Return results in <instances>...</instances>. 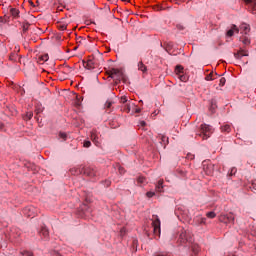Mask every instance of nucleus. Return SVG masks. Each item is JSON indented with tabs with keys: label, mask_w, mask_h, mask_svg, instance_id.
<instances>
[{
	"label": "nucleus",
	"mask_w": 256,
	"mask_h": 256,
	"mask_svg": "<svg viewBox=\"0 0 256 256\" xmlns=\"http://www.w3.org/2000/svg\"><path fill=\"white\" fill-rule=\"evenodd\" d=\"M152 227H153L154 235H156L157 237H160L161 236V220H159V216L153 215Z\"/></svg>",
	"instance_id": "obj_1"
},
{
	"label": "nucleus",
	"mask_w": 256,
	"mask_h": 256,
	"mask_svg": "<svg viewBox=\"0 0 256 256\" xmlns=\"http://www.w3.org/2000/svg\"><path fill=\"white\" fill-rule=\"evenodd\" d=\"M212 133H213V128H211V126L207 124L201 125L199 136L202 137V139H209Z\"/></svg>",
	"instance_id": "obj_2"
},
{
	"label": "nucleus",
	"mask_w": 256,
	"mask_h": 256,
	"mask_svg": "<svg viewBox=\"0 0 256 256\" xmlns=\"http://www.w3.org/2000/svg\"><path fill=\"white\" fill-rule=\"evenodd\" d=\"M110 77L111 79H116V81H124V83L127 81V78L125 76V74L123 73V71L119 70V69H112L110 71Z\"/></svg>",
	"instance_id": "obj_3"
},
{
	"label": "nucleus",
	"mask_w": 256,
	"mask_h": 256,
	"mask_svg": "<svg viewBox=\"0 0 256 256\" xmlns=\"http://www.w3.org/2000/svg\"><path fill=\"white\" fill-rule=\"evenodd\" d=\"M83 67H85V69H88L89 71H93V69H97V61L95 59L83 61Z\"/></svg>",
	"instance_id": "obj_4"
},
{
	"label": "nucleus",
	"mask_w": 256,
	"mask_h": 256,
	"mask_svg": "<svg viewBox=\"0 0 256 256\" xmlns=\"http://www.w3.org/2000/svg\"><path fill=\"white\" fill-rule=\"evenodd\" d=\"M244 1L250 13H252L253 15H256V0H244Z\"/></svg>",
	"instance_id": "obj_5"
},
{
	"label": "nucleus",
	"mask_w": 256,
	"mask_h": 256,
	"mask_svg": "<svg viewBox=\"0 0 256 256\" xmlns=\"http://www.w3.org/2000/svg\"><path fill=\"white\" fill-rule=\"evenodd\" d=\"M90 139L96 147H99L101 145V142H99V134H97V130H92Z\"/></svg>",
	"instance_id": "obj_6"
},
{
	"label": "nucleus",
	"mask_w": 256,
	"mask_h": 256,
	"mask_svg": "<svg viewBox=\"0 0 256 256\" xmlns=\"http://www.w3.org/2000/svg\"><path fill=\"white\" fill-rule=\"evenodd\" d=\"M158 139H159L161 145L164 147V149H165V147H167V145H169V137H167L163 134H159Z\"/></svg>",
	"instance_id": "obj_7"
},
{
	"label": "nucleus",
	"mask_w": 256,
	"mask_h": 256,
	"mask_svg": "<svg viewBox=\"0 0 256 256\" xmlns=\"http://www.w3.org/2000/svg\"><path fill=\"white\" fill-rule=\"evenodd\" d=\"M235 59H241V57H249V52L244 49H240L237 53H234Z\"/></svg>",
	"instance_id": "obj_8"
},
{
	"label": "nucleus",
	"mask_w": 256,
	"mask_h": 256,
	"mask_svg": "<svg viewBox=\"0 0 256 256\" xmlns=\"http://www.w3.org/2000/svg\"><path fill=\"white\" fill-rule=\"evenodd\" d=\"M240 31L243 35H247L251 31V28L248 24L243 23L240 25Z\"/></svg>",
	"instance_id": "obj_9"
},
{
	"label": "nucleus",
	"mask_w": 256,
	"mask_h": 256,
	"mask_svg": "<svg viewBox=\"0 0 256 256\" xmlns=\"http://www.w3.org/2000/svg\"><path fill=\"white\" fill-rule=\"evenodd\" d=\"M47 61H49V54L40 55L37 58V63H40V65H43Z\"/></svg>",
	"instance_id": "obj_10"
},
{
	"label": "nucleus",
	"mask_w": 256,
	"mask_h": 256,
	"mask_svg": "<svg viewBox=\"0 0 256 256\" xmlns=\"http://www.w3.org/2000/svg\"><path fill=\"white\" fill-rule=\"evenodd\" d=\"M224 223H235V217L233 214H228L222 217Z\"/></svg>",
	"instance_id": "obj_11"
},
{
	"label": "nucleus",
	"mask_w": 256,
	"mask_h": 256,
	"mask_svg": "<svg viewBox=\"0 0 256 256\" xmlns=\"http://www.w3.org/2000/svg\"><path fill=\"white\" fill-rule=\"evenodd\" d=\"M179 241L180 243H187V241H190L188 238H187V231L185 230H182L180 235H179Z\"/></svg>",
	"instance_id": "obj_12"
},
{
	"label": "nucleus",
	"mask_w": 256,
	"mask_h": 256,
	"mask_svg": "<svg viewBox=\"0 0 256 256\" xmlns=\"http://www.w3.org/2000/svg\"><path fill=\"white\" fill-rule=\"evenodd\" d=\"M135 107V103L129 102L126 105H124L123 111H125V113H131V109H135Z\"/></svg>",
	"instance_id": "obj_13"
},
{
	"label": "nucleus",
	"mask_w": 256,
	"mask_h": 256,
	"mask_svg": "<svg viewBox=\"0 0 256 256\" xmlns=\"http://www.w3.org/2000/svg\"><path fill=\"white\" fill-rule=\"evenodd\" d=\"M239 33V28H237V25H233L230 30L227 31L228 37H233L234 33Z\"/></svg>",
	"instance_id": "obj_14"
},
{
	"label": "nucleus",
	"mask_w": 256,
	"mask_h": 256,
	"mask_svg": "<svg viewBox=\"0 0 256 256\" xmlns=\"http://www.w3.org/2000/svg\"><path fill=\"white\" fill-rule=\"evenodd\" d=\"M215 79H217V73H214V72H210L205 77V81H215Z\"/></svg>",
	"instance_id": "obj_15"
},
{
	"label": "nucleus",
	"mask_w": 256,
	"mask_h": 256,
	"mask_svg": "<svg viewBox=\"0 0 256 256\" xmlns=\"http://www.w3.org/2000/svg\"><path fill=\"white\" fill-rule=\"evenodd\" d=\"M40 235L44 237V239H47L49 237V230L47 227L43 226L40 230Z\"/></svg>",
	"instance_id": "obj_16"
},
{
	"label": "nucleus",
	"mask_w": 256,
	"mask_h": 256,
	"mask_svg": "<svg viewBox=\"0 0 256 256\" xmlns=\"http://www.w3.org/2000/svg\"><path fill=\"white\" fill-rule=\"evenodd\" d=\"M163 183L164 181L163 180H159L156 184V191L158 193H163Z\"/></svg>",
	"instance_id": "obj_17"
},
{
	"label": "nucleus",
	"mask_w": 256,
	"mask_h": 256,
	"mask_svg": "<svg viewBox=\"0 0 256 256\" xmlns=\"http://www.w3.org/2000/svg\"><path fill=\"white\" fill-rule=\"evenodd\" d=\"M10 15H12V17H14V19H17V17H19V9L11 8Z\"/></svg>",
	"instance_id": "obj_18"
},
{
	"label": "nucleus",
	"mask_w": 256,
	"mask_h": 256,
	"mask_svg": "<svg viewBox=\"0 0 256 256\" xmlns=\"http://www.w3.org/2000/svg\"><path fill=\"white\" fill-rule=\"evenodd\" d=\"M240 41H242L243 45H251V39L247 36L240 37Z\"/></svg>",
	"instance_id": "obj_19"
},
{
	"label": "nucleus",
	"mask_w": 256,
	"mask_h": 256,
	"mask_svg": "<svg viewBox=\"0 0 256 256\" xmlns=\"http://www.w3.org/2000/svg\"><path fill=\"white\" fill-rule=\"evenodd\" d=\"M84 174L87 175L88 177H95V171L91 170V168H86L84 170Z\"/></svg>",
	"instance_id": "obj_20"
},
{
	"label": "nucleus",
	"mask_w": 256,
	"mask_h": 256,
	"mask_svg": "<svg viewBox=\"0 0 256 256\" xmlns=\"http://www.w3.org/2000/svg\"><path fill=\"white\" fill-rule=\"evenodd\" d=\"M138 71H142V73L147 71V66H145V64H143L141 61L138 63Z\"/></svg>",
	"instance_id": "obj_21"
},
{
	"label": "nucleus",
	"mask_w": 256,
	"mask_h": 256,
	"mask_svg": "<svg viewBox=\"0 0 256 256\" xmlns=\"http://www.w3.org/2000/svg\"><path fill=\"white\" fill-rule=\"evenodd\" d=\"M30 25H31V24H29V22H27V21H24V22L22 23V29H23V32H24V33H27V31H29Z\"/></svg>",
	"instance_id": "obj_22"
},
{
	"label": "nucleus",
	"mask_w": 256,
	"mask_h": 256,
	"mask_svg": "<svg viewBox=\"0 0 256 256\" xmlns=\"http://www.w3.org/2000/svg\"><path fill=\"white\" fill-rule=\"evenodd\" d=\"M175 73H176V75L183 74V66L177 65L176 68H175Z\"/></svg>",
	"instance_id": "obj_23"
},
{
	"label": "nucleus",
	"mask_w": 256,
	"mask_h": 256,
	"mask_svg": "<svg viewBox=\"0 0 256 256\" xmlns=\"http://www.w3.org/2000/svg\"><path fill=\"white\" fill-rule=\"evenodd\" d=\"M221 129H222L223 133H229L231 131V126L226 124V125L222 126Z\"/></svg>",
	"instance_id": "obj_24"
},
{
	"label": "nucleus",
	"mask_w": 256,
	"mask_h": 256,
	"mask_svg": "<svg viewBox=\"0 0 256 256\" xmlns=\"http://www.w3.org/2000/svg\"><path fill=\"white\" fill-rule=\"evenodd\" d=\"M206 217H208V219H215V217H217V214L213 211L206 213Z\"/></svg>",
	"instance_id": "obj_25"
},
{
	"label": "nucleus",
	"mask_w": 256,
	"mask_h": 256,
	"mask_svg": "<svg viewBox=\"0 0 256 256\" xmlns=\"http://www.w3.org/2000/svg\"><path fill=\"white\" fill-rule=\"evenodd\" d=\"M57 28L59 29V31H65L67 30V24H58Z\"/></svg>",
	"instance_id": "obj_26"
},
{
	"label": "nucleus",
	"mask_w": 256,
	"mask_h": 256,
	"mask_svg": "<svg viewBox=\"0 0 256 256\" xmlns=\"http://www.w3.org/2000/svg\"><path fill=\"white\" fill-rule=\"evenodd\" d=\"M59 137L60 139H62L63 141H67V134L65 132H60L59 133Z\"/></svg>",
	"instance_id": "obj_27"
},
{
	"label": "nucleus",
	"mask_w": 256,
	"mask_h": 256,
	"mask_svg": "<svg viewBox=\"0 0 256 256\" xmlns=\"http://www.w3.org/2000/svg\"><path fill=\"white\" fill-rule=\"evenodd\" d=\"M177 77L178 79H180V81H183V82L187 81V77L184 74H178Z\"/></svg>",
	"instance_id": "obj_28"
},
{
	"label": "nucleus",
	"mask_w": 256,
	"mask_h": 256,
	"mask_svg": "<svg viewBox=\"0 0 256 256\" xmlns=\"http://www.w3.org/2000/svg\"><path fill=\"white\" fill-rule=\"evenodd\" d=\"M85 41H87V40H85L83 37H78V38H77V43H78L79 45H83V43H85Z\"/></svg>",
	"instance_id": "obj_29"
},
{
	"label": "nucleus",
	"mask_w": 256,
	"mask_h": 256,
	"mask_svg": "<svg viewBox=\"0 0 256 256\" xmlns=\"http://www.w3.org/2000/svg\"><path fill=\"white\" fill-rule=\"evenodd\" d=\"M226 82H227V80L224 77L220 78V80H219L220 87H223Z\"/></svg>",
	"instance_id": "obj_30"
},
{
	"label": "nucleus",
	"mask_w": 256,
	"mask_h": 256,
	"mask_svg": "<svg viewBox=\"0 0 256 256\" xmlns=\"http://www.w3.org/2000/svg\"><path fill=\"white\" fill-rule=\"evenodd\" d=\"M33 118V112H27L24 119L29 120Z\"/></svg>",
	"instance_id": "obj_31"
},
{
	"label": "nucleus",
	"mask_w": 256,
	"mask_h": 256,
	"mask_svg": "<svg viewBox=\"0 0 256 256\" xmlns=\"http://www.w3.org/2000/svg\"><path fill=\"white\" fill-rule=\"evenodd\" d=\"M113 105V102H111V101H107L106 103H105V107H106V109H111V106Z\"/></svg>",
	"instance_id": "obj_32"
},
{
	"label": "nucleus",
	"mask_w": 256,
	"mask_h": 256,
	"mask_svg": "<svg viewBox=\"0 0 256 256\" xmlns=\"http://www.w3.org/2000/svg\"><path fill=\"white\" fill-rule=\"evenodd\" d=\"M22 256H33V252L24 251V252H22Z\"/></svg>",
	"instance_id": "obj_33"
},
{
	"label": "nucleus",
	"mask_w": 256,
	"mask_h": 256,
	"mask_svg": "<svg viewBox=\"0 0 256 256\" xmlns=\"http://www.w3.org/2000/svg\"><path fill=\"white\" fill-rule=\"evenodd\" d=\"M84 147H86V148L91 147V141H89V140L84 141Z\"/></svg>",
	"instance_id": "obj_34"
},
{
	"label": "nucleus",
	"mask_w": 256,
	"mask_h": 256,
	"mask_svg": "<svg viewBox=\"0 0 256 256\" xmlns=\"http://www.w3.org/2000/svg\"><path fill=\"white\" fill-rule=\"evenodd\" d=\"M137 182L138 183H145V177H142V176L138 177Z\"/></svg>",
	"instance_id": "obj_35"
},
{
	"label": "nucleus",
	"mask_w": 256,
	"mask_h": 256,
	"mask_svg": "<svg viewBox=\"0 0 256 256\" xmlns=\"http://www.w3.org/2000/svg\"><path fill=\"white\" fill-rule=\"evenodd\" d=\"M118 171H119L120 175H123V173H125V168L119 166Z\"/></svg>",
	"instance_id": "obj_36"
},
{
	"label": "nucleus",
	"mask_w": 256,
	"mask_h": 256,
	"mask_svg": "<svg viewBox=\"0 0 256 256\" xmlns=\"http://www.w3.org/2000/svg\"><path fill=\"white\" fill-rule=\"evenodd\" d=\"M237 173V168H232L229 172V175H235Z\"/></svg>",
	"instance_id": "obj_37"
},
{
	"label": "nucleus",
	"mask_w": 256,
	"mask_h": 256,
	"mask_svg": "<svg viewBox=\"0 0 256 256\" xmlns=\"http://www.w3.org/2000/svg\"><path fill=\"white\" fill-rule=\"evenodd\" d=\"M205 218H198V222L200 223V225H205Z\"/></svg>",
	"instance_id": "obj_38"
},
{
	"label": "nucleus",
	"mask_w": 256,
	"mask_h": 256,
	"mask_svg": "<svg viewBox=\"0 0 256 256\" xmlns=\"http://www.w3.org/2000/svg\"><path fill=\"white\" fill-rule=\"evenodd\" d=\"M121 103H123V104L127 103V97L126 96L121 97Z\"/></svg>",
	"instance_id": "obj_39"
},
{
	"label": "nucleus",
	"mask_w": 256,
	"mask_h": 256,
	"mask_svg": "<svg viewBox=\"0 0 256 256\" xmlns=\"http://www.w3.org/2000/svg\"><path fill=\"white\" fill-rule=\"evenodd\" d=\"M146 195L147 197L151 198V197H154L155 192H147Z\"/></svg>",
	"instance_id": "obj_40"
},
{
	"label": "nucleus",
	"mask_w": 256,
	"mask_h": 256,
	"mask_svg": "<svg viewBox=\"0 0 256 256\" xmlns=\"http://www.w3.org/2000/svg\"><path fill=\"white\" fill-rule=\"evenodd\" d=\"M147 123L145 121H140L139 127H146Z\"/></svg>",
	"instance_id": "obj_41"
},
{
	"label": "nucleus",
	"mask_w": 256,
	"mask_h": 256,
	"mask_svg": "<svg viewBox=\"0 0 256 256\" xmlns=\"http://www.w3.org/2000/svg\"><path fill=\"white\" fill-rule=\"evenodd\" d=\"M177 29H179V31H183V29H185V27H183V25H181V24H178Z\"/></svg>",
	"instance_id": "obj_42"
},
{
	"label": "nucleus",
	"mask_w": 256,
	"mask_h": 256,
	"mask_svg": "<svg viewBox=\"0 0 256 256\" xmlns=\"http://www.w3.org/2000/svg\"><path fill=\"white\" fill-rule=\"evenodd\" d=\"M251 189H254V191H256V180L252 182Z\"/></svg>",
	"instance_id": "obj_43"
},
{
	"label": "nucleus",
	"mask_w": 256,
	"mask_h": 256,
	"mask_svg": "<svg viewBox=\"0 0 256 256\" xmlns=\"http://www.w3.org/2000/svg\"><path fill=\"white\" fill-rule=\"evenodd\" d=\"M6 19H4L3 17H0V23H6Z\"/></svg>",
	"instance_id": "obj_44"
},
{
	"label": "nucleus",
	"mask_w": 256,
	"mask_h": 256,
	"mask_svg": "<svg viewBox=\"0 0 256 256\" xmlns=\"http://www.w3.org/2000/svg\"><path fill=\"white\" fill-rule=\"evenodd\" d=\"M135 113H141V109L140 108H134Z\"/></svg>",
	"instance_id": "obj_45"
},
{
	"label": "nucleus",
	"mask_w": 256,
	"mask_h": 256,
	"mask_svg": "<svg viewBox=\"0 0 256 256\" xmlns=\"http://www.w3.org/2000/svg\"><path fill=\"white\" fill-rule=\"evenodd\" d=\"M27 211H31V208H26V209L24 210L25 215H27Z\"/></svg>",
	"instance_id": "obj_46"
},
{
	"label": "nucleus",
	"mask_w": 256,
	"mask_h": 256,
	"mask_svg": "<svg viewBox=\"0 0 256 256\" xmlns=\"http://www.w3.org/2000/svg\"><path fill=\"white\" fill-rule=\"evenodd\" d=\"M155 256H167V255H165L163 253H159V254H156Z\"/></svg>",
	"instance_id": "obj_47"
},
{
	"label": "nucleus",
	"mask_w": 256,
	"mask_h": 256,
	"mask_svg": "<svg viewBox=\"0 0 256 256\" xmlns=\"http://www.w3.org/2000/svg\"><path fill=\"white\" fill-rule=\"evenodd\" d=\"M0 129H3V123L0 122Z\"/></svg>",
	"instance_id": "obj_48"
},
{
	"label": "nucleus",
	"mask_w": 256,
	"mask_h": 256,
	"mask_svg": "<svg viewBox=\"0 0 256 256\" xmlns=\"http://www.w3.org/2000/svg\"><path fill=\"white\" fill-rule=\"evenodd\" d=\"M28 217H31V214H27Z\"/></svg>",
	"instance_id": "obj_49"
}]
</instances>
